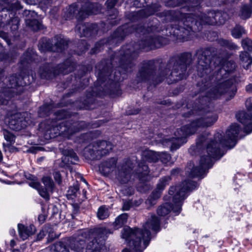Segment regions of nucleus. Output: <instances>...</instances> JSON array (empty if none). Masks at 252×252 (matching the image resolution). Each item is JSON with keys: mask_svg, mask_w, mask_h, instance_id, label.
I'll use <instances>...</instances> for the list:
<instances>
[{"mask_svg": "<svg viewBox=\"0 0 252 252\" xmlns=\"http://www.w3.org/2000/svg\"><path fill=\"white\" fill-rule=\"evenodd\" d=\"M58 237L55 236L53 232H49L48 235V242H50L53 241L55 238Z\"/></svg>", "mask_w": 252, "mask_h": 252, "instance_id": "nucleus-50", "label": "nucleus"}, {"mask_svg": "<svg viewBox=\"0 0 252 252\" xmlns=\"http://www.w3.org/2000/svg\"><path fill=\"white\" fill-rule=\"evenodd\" d=\"M62 252H69V251L66 248H65Z\"/></svg>", "mask_w": 252, "mask_h": 252, "instance_id": "nucleus-60", "label": "nucleus"}, {"mask_svg": "<svg viewBox=\"0 0 252 252\" xmlns=\"http://www.w3.org/2000/svg\"><path fill=\"white\" fill-rule=\"evenodd\" d=\"M55 39L56 41L55 46L51 47L48 43H45L43 42H40L39 44V49L43 52L48 50L53 52H61L66 48L67 42L64 39L59 36L55 37Z\"/></svg>", "mask_w": 252, "mask_h": 252, "instance_id": "nucleus-17", "label": "nucleus"}, {"mask_svg": "<svg viewBox=\"0 0 252 252\" xmlns=\"http://www.w3.org/2000/svg\"><path fill=\"white\" fill-rule=\"evenodd\" d=\"M133 163L130 159H126L123 162L119 168L117 175L118 180L123 184L127 183L131 176V170L133 168Z\"/></svg>", "mask_w": 252, "mask_h": 252, "instance_id": "nucleus-16", "label": "nucleus"}, {"mask_svg": "<svg viewBox=\"0 0 252 252\" xmlns=\"http://www.w3.org/2000/svg\"><path fill=\"white\" fill-rule=\"evenodd\" d=\"M54 178L56 182L58 184H61L62 182L61 175L59 172H55L53 174Z\"/></svg>", "mask_w": 252, "mask_h": 252, "instance_id": "nucleus-47", "label": "nucleus"}, {"mask_svg": "<svg viewBox=\"0 0 252 252\" xmlns=\"http://www.w3.org/2000/svg\"><path fill=\"white\" fill-rule=\"evenodd\" d=\"M118 0H107L106 2L107 7L109 8H112Z\"/></svg>", "mask_w": 252, "mask_h": 252, "instance_id": "nucleus-48", "label": "nucleus"}, {"mask_svg": "<svg viewBox=\"0 0 252 252\" xmlns=\"http://www.w3.org/2000/svg\"><path fill=\"white\" fill-rule=\"evenodd\" d=\"M88 126L85 122H73L72 119L65 120L57 125L53 124V127L51 129L50 137H55L58 135H62L69 138L73 133L78 132Z\"/></svg>", "mask_w": 252, "mask_h": 252, "instance_id": "nucleus-8", "label": "nucleus"}, {"mask_svg": "<svg viewBox=\"0 0 252 252\" xmlns=\"http://www.w3.org/2000/svg\"><path fill=\"white\" fill-rule=\"evenodd\" d=\"M216 11H211L207 14L200 13L197 15L193 14H188L184 21L185 26L191 30H195V27L208 24L213 25L216 23Z\"/></svg>", "mask_w": 252, "mask_h": 252, "instance_id": "nucleus-9", "label": "nucleus"}, {"mask_svg": "<svg viewBox=\"0 0 252 252\" xmlns=\"http://www.w3.org/2000/svg\"><path fill=\"white\" fill-rule=\"evenodd\" d=\"M161 190L157 189L153 191L152 193L147 199L146 202L150 206L154 205L156 204V201L159 198L161 195Z\"/></svg>", "mask_w": 252, "mask_h": 252, "instance_id": "nucleus-29", "label": "nucleus"}, {"mask_svg": "<svg viewBox=\"0 0 252 252\" xmlns=\"http://www.w3.org/2000/svg\"><path fill=\"white\" fill-rule=\"evenodd\" d=\"M150 229L154 231L159 229V220L155 216H151L142 229H132L128 226L124 227L122 232V237L128 242L130 249H124L122 252H142L149 245L151 239Z\"/></svg>", "mask_w": 252, "mask_h": 252, "instance_id": "nucleus-4", "label": "nucleus"}, {"mask_svg": "<svg viewBox=\"0 0 252 252\" xmlns=\"http://www.w3.org/2000/svg\"><path fill=\"white\" fill-rule=\"evenodd\" d=\"M53 127V125L52 126V127L50 128V129L48 130L47 131V133H46V135H47V134H49V138H51L52 137H50V136L51 135V134H50V130Z\"/></svg>", "mask_w": 252, "mask_h": 252, "instance_id": "nucleus-56", "label": "nucleus"}, {"mask_svg": "<svg viewBox=\"0 0 252 252\" xmlns=\"http://www.w3.org/2000/svg\"><path fill=\"white\" fill-rule=\"evenodd\" d=\"M244 33V29L240 26H236L231 31L232 36L236 38H240Z\"/></svg>", "mask_w": 252, "mask_h": 252, "instance_id": "nucleus-37", "label": "nucleus"}, {"mask_svg": "<svg viewBox=\"0 0 252 252\" xmlns=\"http://www.w3.org/2000/svg\"><path fill=\"white\" fill-rule=\"evenodd\" d=\"M65 248L64 244L61 242H58L53 244L51 250L54 252H62Z\"/></svg>", "mask_w": 252, "mask_h": 252, "instance_id": "nucleus-41", "label": "nucleus"}, {"mask_svg": "<svg viewBox=\"0 0 252 252\" xmlns=\"http://www.w3.org/2000/svg\"><path fill=\"white\" fill-rule=\"evenodd\" d=\"M180 170L179 168L173 169L171 171V174L172 175H176L180 172Z\"/></svg>", "mask_w": 252, "mask_h": 252, "instance_id": "nucleus-51", "label": "nucleus"}, {"mask_svg": "<svg viewBox=\"0 0 252 252\" xmlns=\"http://www.w3.org/2000/svg\"><path fill=\"white\" fill-rule=\"evenodd\" d=\"M2 159H3V156H2L1 151H0V162L2 160Z\"/></svg>", "mask_w": 252, "mask_h": 252, "instance_id": "nucleus-57", "label": "nucleus"}, {"mask_svg": "<svg viewBox=\"0 0 252 252\" xmlns=\"http://www.w3.org/2000/svg\"><path fill=\"white\" fill-rule=\"evenodd\" d=\"M83 181L85 183L87 184L86 181L85 179H83Z\"/></svg>", "mask_w": 252, "mask_h": 252, "instance_id": "nucleus-64", "label": "nucleus"}, {"mask_svg": "<svg viewBox=\"0 0 252 252\" xmlns=\"http://www.w3.org/2000/svg\"><path fill=\"white\" fill-rule=\"evenodd\" d=\"M2 133L5 140L9 143V144H3L4 150L5 151L9 150L10 152H11L13 148L11 147L10 145L14 143L15 136L11 132L5 129L2 130Z\"/></svg>", "mask_w": 252, "mask_h": 252, "instance_id": "nucleus-23", "label": "nucleus"}, {"mask_svg": "<svg viewBox=\"0 0 252 252\" xmlns=\"http://www.w3.org/2000/svg\"><path fill=\"white\" fill-rule=\"evenodd\" d=\"M74 70V64L66 61L65 63L59 66V71H55L51 68L49 64H46L41 67L39 70V74L41 78L50 79L53 75L60 72L63 74H67Z\"/></svg>", "mask_w": 252, "mask_h": 252, "instance_id": "nucleus-12", "label": "nucleus"}, {"mask_svg": "<svg viewBox=\"0 0 252 252\" xmlns=\"http://www.w3.org/2000/svg\"><path fill=\"white\" fill-rule=\"evenodd\" d=\"M46 217L43 215H40L38 216V220L41 222H43L45 220Z\"/></svg>", "mask_w": 252, "mask_h": 252, "instance_id": "nucleus-52", "label": "nucleus"}, {"mask_svg": "<svg viewBox=\"0 0 252 252\" xmlns=\"http://www.w3.org/2000/svg\"><path fill=\"white\" fill-rule=\"evenodd\" d=\"M196 187L195 182L186 180L180 186L170 188L169 194L173 195L172 210L174 212L177 214L180 212L183 201L186 198L188 191L194 189Z\"/></svg>", "mask_w": 252, "mask_h": 252, "instance_id": "nucleus-7", "label": "nucleus"}, {"mask_svg": "<svg viewBox=\"0 0 252 252\" xmlns=\"http://www.w3.org/2000/svg\"><path fill=\"white\" fill-rule=\"evenodd\" d=\"M246 90L249 93H252V84L247 85L246 87Z\"/></svg>", "mask_w": 252, "mask_h": 252, "instance_id": "nucleus-53", "label": "nucleus"}, {"mask_svg": "<svg viewBox=\"0 0 252 252\" xmlns=\"http://www.w3.org/2000/svg\"><path fill=\"white\" fill-rule=\"evenodd\" d=\"M235 63L233 61H226L220 69V72L222 73L223 71H225L229 73L232 72L235 69Z\"/></svg>", "mask_w": 252, "mask_h": 252, "instance_id": "nucleus-31", "label": "nucleus"}, {"mask_svg": "<svg viewBox=\"0 0 252 252\" xmlns=\"http://www.w3.org/2000/svg\"><path fill=\"white\" fill-rule=\"evenodd\" d=\"M101 77H102V74H101H101H100L99 75V79H100V80H102V81H104L103 79L102 78H101Z\"/></svg>", "mask_w": 252, "mask_h": 252, "instance_id": "nucleus-59", "label": "nucleus"}, {"mask_svg": "<svg viewBox=\"0 0 252 252\" xmlns=\"http://www.w3.org/2000/svg\"><path fill=\"white\" fill-rule=\"evenodd\" d=\"M66 112L64 110H62L58 113L57 117V119L60 120L66 118Z\"/></svg>", "mask_w": 252, "mask_h": 252, "instance_id": "nucleus-49", "label": "nucleus"}, {"mask_svg": "<svg viewBox=\"0 0 252 252\" xmlns=\"http://www.w3.org/2000/svg\"><path fill=\"white\" fill-rule=\"evenodd\" d=\"M42 182L44 185L45 188L43 189L41 187L38 182L31 181L29 185L31 187L37 189L40 195L45 199L48 200L50 198L49 192H52L54 188V184L52 179L49 177H43Z\"/></svg>", "mask_w": 252, "mask_h": 252, "instance_id": "nucleus-14", "label": "nucleus"}, {"mask_svg": "<svg viewBox=\"0 0 252 252\" xmlns=\"http://www.w3.org/2000/svg\"><path fill=\"white\" fill-rule=\"evenodd\" d=\"M65 154L66 157L71 159L70 162L72 163H75V161H77L78 160V157L72 150H68L65 151Z\"/></svg>", "mask_w": 252, "mask_h": 252, "instance_id": "nucleus-40", "label": "nucleus"}, {"mask_svg": "<svg viewBox=\"0 0 252 252\" xmlns=\"http://www.w3.org/2000/svg\"><path fill=\"white\" fill-rule=\"evenodd\" d=\"M76 29L81 36L89 37L95 35L97 32L96 25L93 24H80L77 25Z\"/></svg>", "mask_w": 252, "mask_h": 252, "instance_id": "nucleus-19", "label": "nucleus"}, {"mask_svg": "<svg viewBox=\"0 0 252 252\" xmlns=\"http://www.w3.org/2000/svg\"><path fill=\"white\" fill-rule=\"evenodd\" d=\"M163 38L160 36L155 37H148L144 40H141L138 43H135L132 45L129 44L124 46L122 48V52H123V56L125 59H126V63L123 64L122 67L126 71H129V68H131L134 63L129 60V58L135 56V53H138V51L141 49H145L147 51L159 48L163 44Z\"/></svg>", "mask_w": 252, "mask_h": 252, "instance_id": "nucleus-5", "label": "nucleus"}, {"mask_svg": "<svg viewBox=\"0 0 252 252\" xmlns=\"http://www.w3.org/2000/svg\"><path fill=\"white\" fill-rule=\"evenodd\" d=\"M113 146L109 142L101 141L94 143L87 150L90 154L91 158H99L107 155L112 150Z\"/></svg>", "mask_w": 252, "mask_h": 252, "instance_id": "nucleus-13", "label": "nucleus"}, {"mask_svg": "<svg viewBox=\"0 0 252 252\" xmlns=\"http://www.w3.org/2000/svg\"><path fill=\"white\" fill-rule=\"evenodd\" d=\"M15 245V242L14 240H12L10 241V246L11 247H14Z\"/></svg>", "mask_w": 252, "mask_h": 252, "instance_id": "nucleus-55", "label": "nucleus"}, {"mask_svg": "<svg viewBox=\"0 0 252 252\" xmlns=\"http://www.w3.org/2000/svg\"><path fill=\"white\" fill-rule=\"evenodd\" d=\"M14 91L10 89H6L3 92L0 93V104H7L8 100L14 95L12 94Z\"/></svg>", "mask_w": 252, "mask_h": 252, "instance_id": "nucleus-27", "label": "nucleus"}, {"mask_svg": "<svg viewBox=\"0 0 252 252\" xmlns=\"http://www.w3.org/2000/svg\"><path fill=\"white\" fill-rule=\"evenodd\" d=\"M12 252H21L20 250L19 249H14L12 251Z\"/></svg>", "mask_w": 252, "mask_h": 252, "instance_id": "nucleus-58", "label": "nucleus"}, {"mask_svg": "<svg viewBox=\"0 0 252 252\" xmlns=\"http://www.w3.org/2000/svg\"><path fill=\"white\" fill-rule=\"evenodd\" d=\"M216 23L218 24H224L228 18V15L226 13L221 11L216 12Z\"/></svg>", "mask_w": 252, "mask_h": 252, "instance_id": "nucleus-32", "label": "nucleus"}, {"mask_svg": "<svg viewBox=\"0 0 252 252\" xmlns=\"http://www.w3.org/2000/svg\"><path fill=\"white\" fill-rule=\"evenodd\" d=\"M171 159V156L169 154L166 153H161L159 154V159L163 163H168Z\"/></svg>", "mask_w": 252, "mask_h": 252, "instance_id": "nucleus-44", "label": "nucleus"}, {"mask_svg": "<svg viewBox=\"0 0 252 252\" xmlns=\"http://www.w3.org/2000/svg\"><path fill=\"white\" fill-rule=\"evenodd\" d=\"M252 13V6L245 5L242 7L239 16L242 19H247L250 17Z\"/></svg>", "mask_w": 252, "mask_h": 252, "instance_id": "nucleus-28", "label": "nucleus"}, {"mask_svg": "<svg viewBox=\"0 0 252 252\" xmlns=\"http://www.w3.org/2000/svg\"><path fill=\"white\" fill-rule=\"evenodd\" d=\"M8 81L9 82V85H7V89H10L12 90L11 89H14L18 86L22 85V84H20L18 82L17 78L15 75L11 76L9 78Z\"/></svg>", "mask_w": 252, "mask_h": 252, "instance_id": "nucleus-38", "label": "nucleus"}, {"mask_svg": "<svg viewBox=\"0 0 252 252\" xmlns=\"http://www.w3.org/2000/svg\"><path fill=\"white\" fill-rule=\"evenodd\" d=\"M220 44L223 46H225L230 49H237L238 47L233 43L228 40L222 39L220 41Z\"/></svg>", "mask_w": 252, "mask_h": 252, "instance_id": "nucleus-43", "label": "nucleus"}, {"mask_svg": "<svg viewBox=\"0 0 252 252\" xmlns=\"http://www.w3.org/2000/svg\"><path fill=\"white\" fill-rule=\"evenodd\" d=\"M26 125L27 123L21 113L11 116L8 123L10 128L16 131L24 128Z\"/></svg>", "mask_w": 252, "mask_h": 252, "instance_id": "nucleus-18", "label": "nucleus"}, {"mask_svg": "<svg viewBox=\"0 0 252 252\" xmlns=\"http://www.w3.org/2000/svg\"><path fill=\"white\" fill-rule=\"evenodd\" d=\"M170 208L169 204L166 203L158 208L157 213L159 216H164L170 212Z\"/></svg>", "mask_w": 252, "mask_h": 252, "instance_id": "nucleus-35", "label": "nucleus"}, {"mask_svg": "<svg viewBox=\"0 0 252 252\" xmlns=\"http://www.w3.org/2000/svg\"><path fill=\"white\" fill-rule=\"evenodd\" d=\"M97 217L100 220H104L107 218L109 215L108 210L105 207H100L97 211Z\"/></svg>", "mask_w": 252, "mask_h": 252, "instance_id": "nucleus-36", "label": "nucleus"}, {"mask_svg": "<svg viewBox=\"0 0 252 252\" xmlns=\"http://www.w3.org/2000/svg\"><path fill=\"white\" fill-rule=\"evenodd\" d=\"M250 5L249 6H252V0H250Z\"/></svg>", "mask_w": 252, "mask_h": 252, "instance_id": "nucleus-63", "label": "nucleus"}, {"mask_svg": "<svg viewBox=\"0 0 252 252\" xmlns=\"http://www.w3.org/2000/svg\"><path fill=\"white\" fill-rule=\"evenodd\" d=\"M85 245V241L80 238H72L69 240V247L72 251L80 252Z\"/></svg>", "mask_w": 252, "mask_h": 252, "instance_id": "nucleus-22", "label": "nucleus"}, {"mask_svg": "<svg viewBox=\"0 0 252 252\" xmlns=\"http://www.w3.org/2000/svg\"><path fill=\"white\" fill-rule=\"evenodd\" d=\"M101 9V5L98 3L86 2L82 4H73L64 11L66 19H70L75 16L78 19L83 20L90 14H96Z\"/></svg>", "mask_w": 252, "mask_h": 252, "instance_id": "nucleus-6", "label": "nucleus"}, {"mask_svg": "<svg viewBox=\"0 0 252 252\" xmlns=\"http://www.w3.org/2000/svg\"><path fill=\"white\" fill-rule=\"evenodd\" d=\"M242 45L244 49L252 52V40L249 38H246L242 40Z\"/></svg>", "mask_w": 252, "mask_h": 252, "instance_id": "nucleus-42", "label": "nucleus"}, {"mask_svg": "<svg viewBox=\"0 0 252 252\" xmlns=\"http://www.w3.org/2000/svg\"><path fill=\"white\" fill-rule=\"evenodd\" d=\"M142 158L143 160L148 162H156L159 159V153L146 150L142 153Z\"/></svg>", "mask_w": 252, "mask_h": 252, "instance_id": "nucleus-24", "label": "nucleus"}, {"mask_svg": "<svg viewBox=\"0 0 252 252\" xmlns=\"http://www.w3.org/2000/svg\"><path fill=\"white\" fill-rule=\"evenodd\" d=\"M240 58L243 67L247 69L249 66L252 63V59L248 53L242 52L240 55Z\"/></svg>", "mask_w": 252, "mask_h": 252, "instance_id": "nucleus-26", "label": "nucleus"}, {"mask_svg": "<svg viewBox=\"0 0 252 252\" xmlns=\"http://www.w3.org/2000/svg\"><path fill=\"white\" fill-rule=\"evenodd\" d=\"M247 112H241L236 115L238 121L245 126V130L249 133L252 131V98H249L246 102Z\"/></svg>", "mask_w": 252, "mask_h": 252, "instance_id": "nucleus-15", "label": "nucleus"}, {"mask_svg": "<svg viewBox=\"0 0 252 252\" xmlns=\"http://www.w3.org/2000/svg\"><path fill=\"white\" fill-rule=\"evenodd\" d=\"M97 236L88 245L86 252H104V240L107 234L111 232L104 227L98 228L96 230Z\"/></svg>", "mask_w": 252, "mask_h": 252, "instance_id": "nucleus-10", "label": "nucleus"}, {"mask_svg": "<svg viewBox=\"0 0 252 252\" xmlns=\"http://www.w3.org/2000/svg\"><path fill=\"white\" fill-rule=\"evenodd\" d=\"M79 189V188L77 185L70 187L68 190V195L77 197Z\"/></svg>", "mask_w": 252, "mask_h": 252, "instance_id": "nucleus-45", "label": "nucleus"}, {"mask_svg": "<svg viewBox=\"0 0 252 252\" xmlns=\"http://www.w3.org/2000/svg\"><path fill=\"white\" fill-rule=\"evenodd\" d=\"M128 216L126 213L122 214L119 215L115 220L113 223V227L115 229H118L122 227L127 221Z\"/></svg>", "mask_w": 252, "mask_h": 252, "instance_id": "nucleus-25", "label": "nucleus"}, {"mask_svg": "<svg viewBox=\"0 0 252 252\" xmlns=\"http://www.w3.org/2000/svg\"><path fill=\"white\" fill-rule=\"evenodd\" d=\"M230 86L227 81H225L211 88L207 92V95L202 96L200 99V106L195 107L190 113V115H197L200 117L193 121L189 127L184 126L179 130H177L175 132V137L172 139L164 138L159 140V141L165 146H170L171 151L176 150L184 142V140L188 135L195 132L197 127H208L213 125L217 121L218 116L208 110V106L205 102L218 98L227 91Z\"/></svg>", "mask_w": 252, "mask_h": 252, "instance_id": "nucleus-1", "label": "nucleus"}, {"mask_svg": "<svg viewBox=\"0 0 252 252\" xmlns=\"http://www.w3.org/2000/svg\"><path fill=\"white\" fill-rule=\"evenodd\" d=\"M83 194H84V198H85V194H86V190H83Z\"/></svg>", "mask_w": 252, "mask_h": 252, "instance_id": "nucleus-62", "label": "nucleus"}, {"mask_svg": "<svg viewBox=\"0 0 252 252\" xmlns=\"http://www.w3.org/2000/svg\"><path fill=\"white\" fill-rule=\"evenodd\" d=\"M240 128L236 124H232L226 132V139H221V135L217 133L214 136V141L211 137H209V134H205L198 138L196 141L197 148H199L202 145H207L206 151L207 156L201 157L199 166L193 168L191 172L193 177L200 176L205 172V170L212 167V158H217L220 157L219 144L222 146L228 147L231 143H234L237 138Z\"/></svg>", "mask_w": 252, "mask_h": 252, "instance_id": "nucleus-2", "label": "nucleus"}, {"mask_svg": "<svg viewBox=\"0 0 252 252\" xmlns=\"http://www.w3.org/2000/svg\"><path fill=\"white\" fill-rule=\"evenodd\" d=\"M149 173L148 166L144 162H140L138 164V169L136 171L139 178H142Z\"/></svg>", "mask_w": 252, "mask_h": 252, "instance_id": "nucleus-30", "label": "nucleus"}, {"mask_svg": "<svg viewBox=\"0 0 252 252\" xmlns=\"http://www.w3.org/2000/svg\"><path fill=\"white\" fill-rule=\"evenodd\" d=\"M10 233H11L12 234H13V235H14V234H15V230H11L10 231Z\"/></svg>", "mask_w": 252, "mask_h": 252, "instance_id": "nucleus-61", "label": "nucleus"}, {"mask_svg": "<svg viewBox=\"0 0 252 252\" xmlns=\"http://www.w3.org/2000/svg\"><path fill=\"white\" fill-rule=\"evenodd\" d=\"M192 62V57L190 53H184L180 58L175 61L171 60L164 69H162L159 76L155 78V66L152 61L144 62L140 67L137 74L136 80L138 82H145L150 80L156 83L160 82L165 78H170L172 82H176L186 77L185 72L187 66Z\"/></svg>", "mask_w": 252, "mask_h": 252, "instance_id": "nucleus-3", "label": "nucleus"}, {"mask_svg": "<svg viewBox=\"0 0 252 252\" xmlns=\"http://www.w3.org/2000/svg\"><path fill=\"white\" fill-rule=\"evenodd\" d=\"M45 236V233L43 231H40L37 235V238L39 240L41 239Z\"/></svg>", "mask_w": 252, "mask_h": 252, "instance_id": "nucleus-54", "label": "nucleus"}, {"mask_svg": "<svg viewBox=\"0 0 252 252\" xmlns=\"http://www.w3.org/2000/svg\"><path fill=\"white\" fill-rule=\"evenodd\" d=\"M117 162V159L114 158L103 162L99 167L100 171L104 175H108L115 169Z\"/></svg>", "mask_w": 252, "mask_h": 252, "instance_id": "nucleus-20", "label": "nucleus"}, {"mask_svg": "<svg viewBox=\"0 0 252 252\" xmlns=\"http://www.w3.org/2000/svg\"><path fill=\"white\" fill-rule=\"evenodd\" d=\"M170 180L171 178L169 176H165L161 178L157 185L158 189L162 190L164 187L168 184L169 181Z\"/></svg>", "mask_w": 252, "mask_h": 252, "instance_id": "nucleus-39", "label": "nucleus"}, {"mask_svg": "<svg viewBox=\"0 0 252 252\" xmlns=\"http://www.w3.org/2000/svg\"><path fill=\"white\" fill-rule=\"evenodd\" d=\"M132 206V203L130 200H126L124 202L122 210L124 211L128 210Z\"/></svg>", "mask_w": 252, "mask_h": 252, "instance_id": "nucleus-46", "label": "nucleus"}, {"mask_svg": "<svg viewBox=\"0 0 252 252\" xmlns=\"http://www.w3.org/2000/svg\"><path fill=\"white\" fill-rule=\"evenodd\" d=\"M196 54L198 59L197 71L198 74L203 77L211 71L210 66L211 56V50L206 49L203 50H199Z\"/></svg>", "mask_w": 252, "mask_h": 252, "instance_id": "nucleus-11", "label": "nucleus"}, {"mask_svg": "<svg viewBox=\"0 0 252 252\" xmlns=\"http://www.w3.org/2000/svg\"><path fill=\"white\" fill-rule=\"evenodd\" d=\"M35 56L36 55L34 54L32 50L25 53L22 57V64H24L25 63H29L30 62H32L34 60Z\"/></svg>", "mask_w": 252, "mask_h": 252, "instance_id": "nucleus-33", "label": "nucleus"}, {"mask_svg": "<svg viewBox=\"0 0 252 252\" xmlns=\"http://www.w3.org/2000/svg\"><path fill=\"white\" fill-rule=\"evenodd\" d=\"M27 24L33 31H37L42 28L43 26L36 20H26Z\"/></svg>", "mask_w": 252, "mask_h": 252, "instance_id": "nucleus-34", "label": "nucleus"}, {"mask_svg": "<svg viewBox=\"0 0 252 252\" xmlns=\"http://www.w3.org/2000/svg\"><path fill=\"white\" fill-rule=\"evenodd\" d=\"M18 231L20 237L23 240L26 239L29 236L32 235L35 232V228L33 225L29 226L19 224L18 225Z\"/></svg>", "mask_w": 252, "mask_h": 252, "instance_id": "nucleus-21", "label": "nucleus"}]
</instances>
